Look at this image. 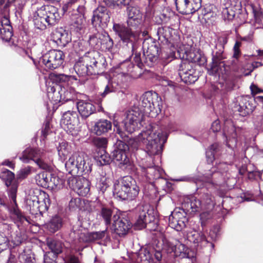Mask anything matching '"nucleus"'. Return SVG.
<instances>
[{
	"mask_svg": "<svg viewBox=\"0 0 263 263\" xmlns=\"http://www.w3.org/2000/svg\"><path fill=\"white\" fill-rule=\"evenodd\" d=\"M156 126L149 125L145 130L142 131L137 137L130 139L128 144L120 141L112 152L114 161L121 168H125L129 165V159L127 156L129 148L137 149L141 144L146 145V152L149 155H158L166 142L167 136Z\"/></svg>",
	"mask_w": 263,
	"mask_h": 263,
	"instance_id": "obj_1",
	"label": "nucleus"
},
{
	"mask_svg": "<svg viewBox=\"0 0 263 263\" xmlns=\"http://www.w3.org/2000/svg\"><path fill=\"white\" fill-rule=\"evenodd\" d=\"M127 14V26L115 24L113 26V30L120 37L123 43L133 51L140 35V30L139 26L141 22L142 14L137 8L128 7Z\"/></svg>",
	"mask_w": 263,
	"mask_h": 263,
	"instance_id": "obj_2",
	"label": "nucleus"
},
{
	"mask_svg": "<svg viewBox=\"0 0 263 263\" xmlns=\"http://www.w3.org/2000/svg\"><path fill=\"white\" fill-rule=\"evenodd\" d=\"M74 69L79 77H83L103 72L104 65L98 53L93 51L80 58L75 64Z\"/></svg>",
	"mask_w": 263,
	"mask_h": 263,
	"instance_id": "obj_3",
	"label": "nucleus"
},
{
	"mask_svg": "<svg viewBox=\"0 0 263 263\" xmlns=\"http://www.w3.org/2000/svg\"><path fill=\"white\" fill-rule=\"evenodd\" d=\"M139 191L135 181L130 176L124 177L116 180L114 183V195L121 200L134 199L138 196Z\"/></svg>",
	"mask_w": 263,
	"mask_h": 263,
	"instance_id": "obj_4",
	"label": "nucleus"
},
{
	"mask_svg": "<svg viewBox=\"0 0 263 263\" xmlns=\"http://www.w3.org/2000/svg\"><path fill=\"white\" fill-rule=\"evenodd\" d=\"M92 164L89 157L83 153L73 154L65 163V167L70 174H88L91 171Z\"/></svg>",
	"mask_w": 263,
	"mask_h": 263,
	"instance_id": "obj_5",
	"label": "nucleus"
},
{
	"mask_svg": "<svg viewBox=\"0 0 263 263\" xmlns=\"http://www.w3.org/2000/svg\"><path fill=\"white\" fill-rule=\"evenodd\" d=\"M20 159L24 163L34 161L37 165L43 170H49L50 167V160H47L43 149L27 148L23 151Z\"/></svg>",
	"mask_w": 263,
	"mask_h": 263,
	"instance_id": "obj_6",
	"label": "nucleus"
},
{
	"mask_svg": "<svg viewBox=\"0 0 263 263\" xmlns=\"http://www.w3.org/2000/svg\"><path fill=\"white\" fill-rule=\"evenodd\" d=\"M144 116L138 108H135L128 110L125 114V118L123 121L125 130L132 133L143 126Z\"/></svg>",
	"mask_w": 263,
	"mask_h": 263,
	"instance_id": "obj_7",
	"label": "nucleus"
},
{
	"mask_svg": "<svg viewBox=\"0 0 263 263\" xmlns=\"http://www.w3.org/2000/svg\"><path fill=\"white\" fill-rule=\"evenodd\" d=\"M64 54L59 50H51L44 54L39 63L45 69L53 70L60 67L63 63Z\"/></svg>",
	"mask_w": 263,
	"mask_h": 263,
	"instance_id": "obj_8",
	"label": "nucleus"
},
{
	"mask_svg": "<svg viewBox=\"0 0 263 263\" xmlns=\"http://www.w3.org/2000/svg\"><path fill=\"white\" fill-rule=\"evenodd\" d=\"M141 99L140 106L142 108L140 110H141L142 112L149 114L155 110L157 112V109L161 110V99L158 96L157 93L146 92L142 95Z\"/></svg>",
	"mask_w": 263,
	"mask_h": 263,
	"instance_id": "obj_9",
	"label": "nucleus"
},
{
	"mask_svg": "<svg viewBox=\"0 0 263 263\" xmlns=\"http://www.w3.org/2000/svg\"><path fill=\"white\" fill-rule=\"evenodd\" d=\"M183 208H175L168 218L170 227L177 231H181L184 228L187 222L186 210Z\"/></svg>",
	"mask_w": 263,
	"mask_h": 263,
	"instance_id": "obj_10",
	"label": "nucleus"
},
{
	"mask_svg": "<svg viewBox=\"0 0 263 263\" xmlns=\"http://www.w3.org/2000/svg\"><path fill=\"white\" fill-rule=\"evenodd\" d=\"M68 183L69 186L80 196H85L89 192L90 182L84 177H70Z\"/></svg>",
	"mask_w": 263,
	"mask_h": 263,
	"instance_id": "obj_11",
	"label": "nucleus"
},
{
	"mask_svg": "<svg viewBox=\"0 0 263 263\" xmlns=\"http://www.w3.org/2000/svg\"><path fill=\"white\" fill-rule=\"evenodd\" d=\"M56 89H58V92L55 91V88L53 86L50 87L51 91L54 98H56L55 101L65 102L76 98L74 89L69 86L58 85Z\"/></svg>",
	"mask_w": 263,
	"mask_h": 263,
	"instance_id": "obj_12",
	"label": "nucleus"
},
{
	"mask_svg": "<svg viewBox=\"0 0 263 263\" xmlns=\"http://www.w3.org/2000/svg\"><path fill=\"white\" fill-rule=\"evenodd\" d=\"M138 218L135 223L137 229L141 230L145 228L147 223L151 222L154 220V217L149 213L148 206L139 205L136 208Z\"/></svg>",
	"mask_w": 263,
	"mask_h": 263,
	"instance_id": "obj_13",
	"label": "nucleus"
},
{
	"mask_svg": "<svg viewBox=\"0 0 263 263\" xmlns=\"http://www.w3.org/2000/svg\"><path fill=\"white\" fill-rule=\"evenodd\" d=\"M177 10L183 14H190L198 10L201 6V0H176Z\"/></svg>",
	"mask_w": 263,
	"mask_h": 263,
	"instance_id": "obj_14",
	"label": "nucleus"
},
{
	"mask_svg": "<svg viewBox=\"0 0 263 263\" xmlns=\"http://www.w3.org/2000/svg\"><path fill=\"white\" fill-rule=\"evenodd\" d=\"M131 227L129 221L125 217L120 218L116 214L113 217V222L110 229L119 236L125 235Z\"/></svg>",
	"mask_w": 263,
	"mask_h": 263,
	"instance_id": "obj_15",
	"label": "nucleus"
},
{
	"mask_svg": "<svg viewBox=\"0 0 263 263\" xmlns=\"http://www.w3.org/2000/svg\"><path fill=\"white\" fill-rule=\"evenodd\" d=\"M63 128L71 133L79 124V118L76 111L68 110L65 112L61 122Z\"/></svg>",
	"mask_w": 263,
	"mask_h": 263,
	"instance_id": "obj_16",
	"label": "nucleus"
},
{
	"mask_svg": "<svg viewBox=\"0 0 263 263\" xmlns=\"http://www.w3.org/2000/svg\"><path fill=\"white\" fill-rule=\"evenodd\" d=\"M109 18L110 16L106 8L99 6L93 11L91 23L96 27L103 26L109 22Z\"/></svg>",
	"mask_w": 263,
	"mask_h": 263,
	"instance_id": "obj_17",
	"label": "nucleus"
},
{
	"mask_svg": "<svg viewBox=\"0 0 263 263\" xmlns=\"http://www.w3.org/2000/svg\"><path fill=\"white\" fill-rule=\"evenodd\" d=\"M42 10L40 14H44L47 20L48 25H54L60 19V16L58 9L52 5H44L40 7Z\"/></svg>",
	"mask_w": 263,
	"mask_h": 263,
	"instance_id": "obj_18",
	"label": "nucleus"
},
{
	"mask_svg": "<svg viewBox=\"0 0 263 263\" xmlns=\"http://www.w3.org/2000/svg\"><path fill=\"white\" fill-rule=\"evenodd\" d=\"M187 239L193 243L195 247L201 248L209 245L211 248L213 247V244L209 242L205 235L201 232L193 231L187 234Z\"/></svg>",
	"mask_w": 263,
	"mask_h": 263,
	"instance_id": "obj_19",
	"label": "nucleus"
},
{
	"mask_svg": "<svg viewBox=\"0 0 263 263\" xmlns=\"http://www.w3.org/2000/svg\"><path fill=\"white\" fill-rule=\"evenodd\" d=\"M191 65L188 63H183L181 64L179 69V75L181 79L186 83H193L198 79L195 74L194 69H191Z\"/></svg>",
	"mask_w": 263,
	"mask_h": 263,
	"instance_id": "obj_20",
	"label": "nucleus"
},
{
	"mask_svg": "<svg viewBox=\"0 0 263 263\" xmlns=\"http://www.w3.org/2000/svg\"><path fill=\"white\" fill-rule=\"evenodd\" d=\"M218 171L215 172L212 171L213 172L212 174L211 173H206V177H207V182L211 184H216L218 183H220V182L219 180H223V173H226L228 170V165L226 163H220L217 166Z\"/></svg>",
	"mask_w": 263,
	"mask_h": 263,
	"instance_id": "obj_21",
	"label": "nucleus"
},
{
	"mask_svg": "<svg viewBox=\"0 0 263 263\" xmlns=\"http://www.w3.org/2000/svg\"><path fill=\"white\" fill-rule=\"evenodd\" d=\"M141 175L144 176L143 181L151 182L155 179L159 178L162 170L156 165L146 166L141 167Z\"/></svg>",
	"mask_w": 263,
	"mask_h": 263,
	"instance_id": "obj_22",
	"label": "nucleus"
},
{
	"mask_svg": "<svg viewBox=\"0 0 263 263\" xmlns=\"http://www.w3.org/2000/svg\"><path fill=\"white\" fill-rule=\"evenodd\" d=\"M76 104L78 111L82 118L86 119L96 111V107L90 102L79 100Z\"/></svg>",
	"mask_w": 263,
	"mask_h": 263,
	"instance_id": "obj_23",
	"label": "nucleus"
},
{
	"mask_svg": "<svg viewBox=\"0 0 263 263\" xmlns=\"http://www.w3.org/2000/svg\"><path fill=\"white\" fill-rule=\"evenodd\" d=\"M52 39L59 46L64 47L70 42L71 37L67 31L60 28L53 33Z\"/></svg>",
	"mask_w": 263,
	"mask_h": 263,
	"instance_id": "obj_24",
	"label": "nucleus"
},
{
	"mask_svg": "<svg viewBox=\"0 0 263 263\" xmlns=\"http://www.w3.org/2000/svg\"><path fill=\"white\" fill-rule=\"evenodd\" d=\"M77 234L80 242H88L102 239L106 235V230L88 233L78 232Z\"/></svg>",
	"mask_w": 263,
	"mask_h": 263,
	"instance_id": "obj_25",
	"label": "nucleus"
},
{
	"mask_svg": "<svg viewBox=\"0 0 263 263\" xmlns=\"http://www.w3.org/2000/svg\"><path fill=\"white\" fill-rule=\"evenodd\" d=\"M0 36L3 40L6 41H9L12 36V27L9 20L6 16L3 17L0 21Z\"/></svg>",
	"mask_w": 263,
	"mask_h": 263,
	"instance_id": "obj_26",
	"label": "nucleus"
},
{
	"mask_svg": "<svg viewBox=\"0 0 263 263\" xmlns=\"http://www.w3.org/2000/svg\"><path fill=\"white\" fill-rule=\"evenodd\" d=\"M5 227L7 230L0 232V253L8 248L9 242L10 241L9 238V226H5ZM11 241L15 245H18L22 241L20 237L15 240L11 239Z\"/></svg>",
	"mask_w": 263,
	"mask_h": 263,
	"instance_id": "obj_27",
	"label": "nucleus"
},
{
	"mask_svg": "<svg viewBox=\"0 0 263 263\" xmlns=\"http://www.w3.org/2000/svg\"><path fill=\"white\" fill-rule=\"evenodd\" d=\"M182 207L190 213H195L202 210L201 201L194 196L186 198L182 204Z\"/></svg>",
	"mask_w": 263,
	"mask_h": 263,
	"instance_id": "obj_28",
	"label": "nucleus"
},
{
	"mask_svg": "<svg viewBox=\"0 0 263 263\" xmlns=\"http://www.w3.org/2000/svg\"><path fill=\"white\" fill-rule=\"evenodd\" d=\"M111 126V123L109 121L102 119L96 123L93 130L97 135H101L110 130Z\"/></svg>",
	"mask_w": 263,
	"mask_h": 263,
	"instance_id": "obj_29",
	"label": "nucleus"
},
{
	"mask_svg": "<svg viewBox=\"0 0 263 263\" xmlns=\"http://www.w3.org/2000/svg\"><path fill=\"white\" fill-rule=\"evenodd\" d=\"M42 10L38 8L33 14V22L35 27L39 29L43 30L46 28L47 25V20L44 14H40Z\"/></svg>",
	"mask_w": 263,
	"mask_h": 263,
	"instance_id": "obj_30",
	"label": "nucleus"
},
{
	"mask_svg": "<svg viewBox=\"0 0 263 263\" xmlns=\"http://www.w3.org/2000/svg\"><path fill=\"white\" fill-rule=\"evenodd\" d=\"M62 224V218L58 215H54L46 224V228L51 233H54L61 229Z\"/></svg>",
	"mask_w": 263,
	"mask_h": 263,
	"instance_id": "obj_31",
	"label": "nucleus"
},
{
	"mask_svg": "<svg viewBox=\"0 0 263 263\" xmlns=\"http://www.w3.org/2000/svg\"><path fill=\"white\" fill-rule=\"evenodd\" d=\"M46 244L52 254L57 256L62 252L63 245L61 241L52 238H48L46 240Z\"/></svg>",
	"mask_w": 263,
	"mask_h": 263,
	"instance_id": "obj_32",
	"label": "nucleus"
},
{
	"mask_svg": "<svg viewBox=\"0 0 263 263\" xmlns=\"http://www.w3.org/2000/svg\"><path fill=\"white\" fill-rule=\"evenodd\" d=\"M72 25L77 31L82 30L85 25V18L82 13L78 12L73 14L71 17Z\"/></svg>",
	"mask_w": 263,
	"mask_h": 263,
	"instance_id": "obj_33",
	"label": "nucleus"
},
{
	"mask_svg": "<svg viewBox=\"0 0 263 263\" xmlns=\"http://www.w3.org/2000/svg\"><path fill=\"white\" fill-rule=\"evenodd\" d=\"M200 201L203 210H212L215 204L213 197L208 193L203 194Z\"/></svg>",
	"mask_w": 263,
	"mask_h": 263,
	"instance_id": "obj_34",
	"label": "nucleus"
},
{
	"mask_svg": "<svg viewBox=\"0 0 263 263\" xmlns=\"http://www.w3.org/2000/svg\"><path fill=\"white\" fill-rule=\"evenodd\" d=\"M227 138V144L230 148L234 147L237 143V134L236 129L232 126L230 130L224 132Z\"/></svg>",
	"mask_w": 263,
	"mask_h": 263,
	"instance_id": "obj_35",
	"label": "nucleus"
},
{
	"mask_svg": "<svg viewBox=\"0 0 263 263\" xmlns=\"http://www.w3.org/2000/svg\"><path fill=\"white\" fill-rule=\"evenodd\" d=\"M121 69L123 70V71L117 76L118 79L121 78L122 79L120 82H118L117 85H120L123 81V78L125 79V77L128 74V72H131L132 69L134 67V65L128 61L124 62L121 65Z\"/></svg>",
	"mask_w": 263,
	"mask_h": 263,
	"instance_id": "obj_36",
	"label": "nucleus"
},
{
	"mask_svg": "<svg viewBox=\"0 0 263 263\" xmlns=\"http://www.w3.org/2000/svg\"><path fill=\"white\" fill-rule=\"evenodd\" d=\"M51 174L47 172H42L37 174L35 177L36 183L43 187H49V182L48 179L50 178Z\"/></svg>",
	"mask_w": 263,
	"mask_h": 263,
	"instance_id": "obj_37",
	"label": "nucleus"
},
{
	"mask_svg": "<svg viewBox=\"0 0 263 263\" xmlns=\"http://www.w3.org/2000/svg\"><path fill=\"white\" fill-rule=\"evenodd\" d=\"M103 35V34L97 33L90 36L89 40V45L96 49H100Z\"/></svg>",
	"mask_w": 263,
	"mask_h": 263,
	"instance_id": "obj_38",
	"label": "nucleus"
},
{
	"mask_svg": "<svg viewBox=\"0 0 263 263\" xmlns=\"http://www.w3.org/2000/svg\"><path fill=\"white\" fill-rule=\"evenodd\" d=\"M175 255L181 258L188 257V249L185 246L180 242H178L175 246L174 249Z\"/></svg>",
	"mask_w": 263,
	"mask_h": 263,
	"instance_id": "obj_39",
	"label": "nucleus"
},
{
	"mask_svg": "<svg viewBox=\"0 0 263 263\" xmlns=\"http://www.w3.org/2000/svg\"><path fill=\"white\" fill-rule=\"evenodd\" d=\"M64 185V180L58 176L51 174L49 187L52 189L59 190Z\"/></svg>",
	"mask_w": 263,
	"mask_h": 263,
	"instance_id": "obj_40",
	"label": "nucleus"
},
{
	"mask_svg": "<svg viewBox=\"0 0 263 263\" xmlns=\"http://www.w3.org/2000/svg\"><path fill=\"white\" fill-rule=\"evenodd\" d=\"M27 203L30 207V210L32 214H36L39 212V204H40V200L39 198L33 196L27 199Z\"/></svg>",
	"mask_w": 263,
	"mask_h": 263,
	"instance_id": "obj_41",
	"label": "nucleus"
},
{
	"mask_svg": "<svg viewBox=\"0 0 263 263\" xmlns=\"http://www.w3.org/2000/svg\"><path fill=\"white\" fill-rule=\"evenodd\" d=\"M187 58L191 60L192 62L196 63L199 62L202 60V59H204L202 56L201 52L200 50H195L191 49V51L186 52Z\"/></svg>",
	"mask_w": 263,
	"mask_h": 263,
	"instance_id": "obj_42",
	"label": "nucleus"
},
{
	"mask_svg": "<svg viewBox=\"0 0 263 263\" xmlns=\"http://www.w3.org/2000/svg\"><path fill=\"white\" fill-rule=\"evenodd\" d=\"M111 210L106 208H103L101 210V215L106 225H108L113 222L114 215Z\"/></svg>",
	"mask_w": 263,
	"mask_h": 263,
	"instance_id": "obj_43",
	"label": "nucleus"
},
{
	"mask_svg": "<svg viewBox=\"0 0 263 263\" xmlns=\"http://www.w3.org/2000/svg\"><path fill=\"white\" fill-rule=\"evenodd\" d=\"M172 29L168 27H159L157 30V35L159 40L164 39V40L168 41V39L171 36Z\"/></svg>",
	"mask_w": 263,
	"mask_h": 263,
	"instance_id": "obj_44",
	"label": "nucleus"
},
{
	"mask_svg": "<svg viewBox=\"0 0 263 263\" xmlns=\"http://www.w3.org/2000/svg\"><path fill=\"white\" fill-rule=\"evenodd\" d=\"M104 2L108 7L113 8L120 7L128 5L130 0H104Z\"/></svg>",
	"mask_w": 263,
	"mask_h": 263,
	"instance_id": "obj_45",
	"label": "nucleus"
},
{
	"mask_svg": "<svg viewBox=\"0 0 263 263\" xmlns=\"http://www.w3.org/2000/svg\"><path fill=\"white\" fill-rule=\"evenodd\" d=\"M219 148L217 143L211 145L206 152V156L208 162H212L215 159V153L217 152Z\"/></svg>",
	"mask_w": 263,
	"mask_h": 263,
	"instance_id": "obj_46",
	"label": "nucleus"
},
{
	"mask_svg": "<svg viewBox=\"0 0 263 263\" xmlns=\"http://www.w3.org/2000/svg\"><path fill=\"white\" fill-rule=\"evenodd\" d=\"M59 155L60 157L65 159L70 151V148L68 144L66 142H62L60 143L58 147Z\"/></svg>",
	"mask_w": 263,
	"mask_h": 263,
	"instance_id": "obj_47",
	"label": "nucleus"
},
{
	"mask_svg": "<svg viewBox=\"0 0 263 263\" xmlns=\"http://www.w3.org/2000/svg\"><path fill=\"white\" fill-rule=\"evenodd\" d=\"M101 47L100 49L109 50L113 46V41L107 34H104L102 38V42H101Z\"/></svg>",
	"mask_w": 263,
	"mask_h": 263,
	"instance_id": "obj_48",
	"label": "nucleus"
},
{
	"mask_svg": "<svg viewBox=\"0 0 263 263\" xmlns=\"http://www.w3.org/2000/svg\"><path fill=\"white\" fill-rule=\"evenodd\" d=\"M1 177L5 180V184L8 186L11 185V182L13 180L14 175L11 171L5 169L1 175Z\"/></svg>",
	"mask_w": 263,
	"mask_h": 263,
	"instance_id": "obj_49",
	"label": "nucleus"
},
{
	"mask_svg": "<svg viewBox=\"0 0 263 263\" xmlns=\"http://www.w3.org/2000/svg\"><path fill=\"white\" fill-rule=\"evenodd\" d=\"M17 192V187L15 185H12L9 191V196L12 200V207L13 208L14 212L16 213V208L17 207L16 201V194Z\"/></svg>",
	"mask_w": 263,
	"mask_h": 263,
	"instance_id": "obj_50",
	"label": "nucleus"
},
{
	"mask_svg": "<svg viewBox=\"0 0 263 263\" xmlns=\"http://www.w3.org/2000/svg\"><path fill=\"white\" fill-rule=\"evenodd\" d=\"M51 79L57 83H65L68 82L71 76L64 74L52 73L50 75Z\"/></svg>",
	"mask_w": 263,
	"mask_h": 263,
	"instance_id": "obj_51",
	"label": "nucleus"
},
{
	"mask_svg": "<svg viewBox=\"0 0 263 263\" xmlns=\"http://www.w3.org/2000/svg\"><path fill=\"white\" fill-rule=\"evenodd\" d=\"M139 257L141 263H153L152 255L146 249L142 250L140 253Z\"/></svg>",
	"mask_w": 263,
	"mask_h": 263,
	"instance_id": "obj_52",
	"label": "nucleus"
},
{
	"mask_svg": "<svg viewBox=\"0 0 263 263\" xmlns=\"http://www.w3.org/2000/svg\"><path fill=\"white\" fill-rule=\"evenodd\" d=\"M109 179L105 177L100 178L99 182L97 183V187L99 191L103 194L109 186Z\"/></svg>",
	"mask_w": 263,
	"mask_h": 263,
	"instance_id": "obj_53",
	"label": "nucleus"
},
{
	"mask_svg": "<svg viewBox=\"0 0 263 263\" xmlns=\"http://www.w3.org/2000/svg\"><path fill=\"white\" fill-rule=\"evenodd\" d=\"M97 162L101 165L108 164L110 162V158L108 154L103 151L100 155L97 156Z\"/></svg>",
	"mask_w": 263,
	"mask_h": 263,
	"instance_id": "obj_54",
	"label": "nucleus"
},
{
	"mask_svg": "<svg viewBox=\"0 0 263 263\" xmlns=\"http://www.w3.org/2000/svg\"><path fill=\"white\" fill-rule=\"evenodd\" d=\"M50 199L47 195H44V198L42 200H40V204H39L40 209L39 212H44L47 211L50 206Z\"/></svg>",
	"mask_w": 263,
	"mask_h": 263,
	"instance_id": "obj_55",
	"label": "nucleus"
},
{
	"mask_svg": "<svg viewBox=\"0 0 263 263\" xmlns=\"http://www.w3.org/2000/svg\"><path fill=\"white\" fill-rule=\"evenodd\" d=\"M174 16V12L168 8H166L163 10V12L160 16V18L164 23H167L171 18Z\"/></svg>",
	"mask_w": 263,
	"mask_h": 263,
	"instance_id": "obj_56",
	"label": "nucleus"
},
{
	"mask_svg": "<svg viewBox=\"0 0 263 263\" xmlns=\"http://www.w3.org/2000/svg\"><path fill=\"white\" fill-rule=\"evenodd\" d=\"M222 16L224 20H232L235 16V12L231 8H226L223 9Z\"/></svg>",
	"mask_w": 263,
	"mask_h": 263,
	"instance_id": "obj_57",
	"label": "nucleus"
},
{
	"mask_svg": "<svg viewBox=\"0 0 263 263\" xmlns=\"http://www.w3.org/2000/svg\"><path fill=\"white\" fill-rule=\"evenodd\" d=\"M107 139L103 137H98L94 140V143L97 147L103 148L107 147Z\"/></svg>",
	"mask_w": 263,
	"mask_h": 263,
	"instance_id": "obj_58",
	"label": "nucleus"
},
{
	"mask_svg": "<svg viewBox=\"0 0 263 263\" xmlns=\"http://www.w3.org/2000/svg\"><path fill=\"white\" fill-rule=\"evenodd\" d=\"M82 200L80 198H72L69 203V208L73 210L80 208Z\"/></svg>",
	"mask_w": 263,
	"mask_h": 263,
	"instance_id": "obj_59",
	"label": "nucleus"
},
{
	"mask_svg": "<svg viewBox=\"0 0 263 263\" xmlns=\"http://www.w3.org/2000/svg\"><path fill=\"white\" fill-rule=\"evenodd\" d=\"M57 256L50 252H46L44 254V263H57Z\"/></svg>",
	"mask_w": 263,
	"mask_h": 263,
	"instance_id": "obj_60",
	"label": "nucleus"
},
{
	"mask_svg": "<svg viewBox=\"0 0 263 263\" xmlns=\"http://www.w3.org/2000/svg\"><path fill=\"white\" fill-rule=\"evenodd\" d=\"M210 211L207 210V211L203 212L200 215L201 223L202 227L205 224L206 220L209 219L212 216Z\"/></svg>",
	"mask_w": 263,
	"mask_h": 263,
	"instance_id": "obj_61",
	"label": "nucleus"
},
{
	"mask_svg": "<svg viewBox=\"0 0 263 263\" xmlns=\"http://www.w3.org/2000/svg\"><path fill=\"white\" fill-rule=\"evenodd\" d=\"M114 88H116V86H114L109 82L106 86L104 91L101 94V96L103 97H105L108 93L113 91L114 90Z\"/></svg>",
	"mask_w": 263,
	"mask_h": 263,
	"instance_id": "obj_62",
	"label": "nucleus"
},
{
	"mask_svg": "<svg viewBox=\"0 0 263 263\" xmlns=\"http://www.w3.org/2000/svg\"><path fill=\"white\" fill-rule=\"evenodd\" d=\"M114 131L117 133L122 138H124L126 137L125 133L123 132L120 128L118 125V122L115 121L114 122Z\"/></svg>",
	"mask_w": 263,
	"mask_h": 263,
	"instance_id": "obj_63",
	"label": "nucleus"
},
{
	"mask_svg": "<svg viewBox=\"0 0 263 263\" xmlns=\"http://www.w3.org/2000/svg\"><path fill=\"white\" fill-rule=\"evenodd\" d=\"M64 263H78V257L73 255H68L64 259Z\"/></svg>",
	"mask_w": 263,
	"mask_h": 263,
	"instance_id": "obj_64",
	"label": "nucleus"
}]
</instances>
